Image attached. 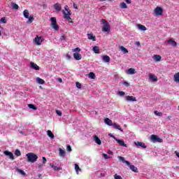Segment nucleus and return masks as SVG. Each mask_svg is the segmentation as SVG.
I'll return each instance as SVG.
<instances>
[{
    "label": "nucleus",
    "mask_w": 179,
    "mask_h": 179,
    "mask_svg": "<svg viewBox=\"0 0 179 179\" xmlns=\"http://www.w3.org/2000/svg\"><path fill=\"white\" fill-rule=\"evenodd\" d=\"M134 145H136V148H142L143 149H146L148 146L145 143H142L141 141L134 142Z\"/></svg>",
    "instance_id": "nucleus-10"
},
{
    "label": "nucleus",
    "mask_w": 179,
    "mask_h": 179,
    "mask_svg": "<svg viewBox=\"0 0 179 179\" xmlns=\"http://www.w3.org/2000/svg\"><path fill=\"white\" fill-rule=\"evenodd\" d=\"M120 8L122 9H127V8H128V6H127V3H125V2H122L120 3Z\"/></svg>",
    "instance_id": "nucleus-35"
},
{
    "label": "nucleus",
    "mask_w": 179,
    "mask_h": 179,
    "mask_svg": "<svg viewBox=\"0 0 179 179\" xmlns=\"http://www.w3.org/2000/svg\"><path fill=\"white\" fill-rule=\"evenodd\" d=\"M29 15L30 13H29V10H24L23 11L24 17H25V19H28L27 23H33L34 17L31 15L29 16Z\"/></svg>",
    "instance_id": "nucleus-5"
},
{
    "label": "nucleus",
    "mask_w": 179,
    "mask_h": 179,
    "mask_svg": "<svg viewBox=\"0 0 179 179\" xmlns=\"http://www.w3.org/2000/svg\"><path fill=\"white\" fill-rule=\"evenodd\" d=\"M73 52H80V48H76L75 49H73Z\"/></svg>",
    "instance_id": "nucleus-42"
},
{
    "label": "nucleus",
    "mask_w": 179,
    "mask_h": 179,
    "mask_svg": "<svg viewBox=\"0 0 179 179\" xmlns=\"http://www.w3.org/2000/svg\"><path fill=\"white\" fill-rule=\"evenodd\" d=\"M0 94H1V92H0Z\"/></svg>",
    "instance_id": "nucleus-64"
},
{
    "label": "nucleus",
    "mask_w": 179,
    "mask_h": 179,
    "mask_svg": "<svg viewBox=\"0 0 179 179\" xmlns=\"http://www.w3.org/2000/svg\"><path fill=\"white\" fill-rule=\"evenodd\" d=\"M60 40L62 41L64 40H65V36H62L60 37Z\"/></svg>",
    "instance_id": "nucleus-53"
},
{
    "label": "nucleus",
    "mask_w": 179,
    "mask_h": 179,
    "mask_svg": "<svg viewBox=\"0 0 179 179\" xmlns=\"http://www.w3.org/2000/svg\"><path fill=\"white\" fill-rule=\"evenodd\" d=\"M115 129H118L120 132H124V130L121 129V126L117 123H113V126Z\"/></svg>",
    "instance_id": "nucleus-22"
},
{
    "label": "nucleus",
    "mask_w": 179,
    "mask_h": 179,
    "mask_svg": "<svg viewBox=\"0 0 179 179\" xmlns=\"http://www.w3.org/2000/svg\"><path fill=\"white\" fill-rule=\"evenodd\" d=\"M87 37L89 40H92V41H96V36L93 35V34H87Z\"/></svg>",
    "instance_id": "nucleus-27"
},
{
    "label": "nucleus",
    "mask_w": 179,
    "mask_h": 179,
    "mask_svg": "<svg viewBox=\"0 0 179 179\" xmlns=\"http://www.w3.org/2000/svg\"><path fill=\"white\" fill-rule=\"evenodd\" d=\"M166 43L169 44L170 45H172V47H177V42L173 39H169L166 41Z\"/></svg>",
    "instance_id": "nucleus-16"
},
{
    "label": "nucleus",
    "mask_w": 179,
    "mask_h": 179,
    "mask_svg": "<svg viewBox=\"0 0 179 179\" xmlns=\"http://www.w3.org/2000/svg\"><path fill=\"white\" fill-rule=\"evenodd\" d=\"M152 59H154V61H155V62H159V61H162V56L159 55H155L152 57Z\"/></svg>",
    "instance_id": "nucleus-21"
},
{
    "label": "nucleus",
    "mask_w": 179,
    "mask_h": 179,
    "mask_svg": "<svg viewBox=\"0 0 179 179\" xmlns=\"http://www.w3.org/2000/svg\"><path fill=\"white\" fill-rule=\"evenodd\" d=\"M148 77H149V80H150V82H157L158 80L157 76H156L153 73H149Z\"/></svg>",
    "instance_id": "nucleus-11"
},
{
    "label": "nucleus",
    "mask_w": 179,
    "mask_h": 179,
    "mask_svg": "<svg viewBox=\"0 0 179 179\" xmlns=\"http://www.w3.org/2000/svg\"><path fill=\"white\" fill-rule=\"evenodd\" d=\"M89 78H90V79H94V78H96V75L94 74V73L90 72L89 73Z\"/></svg>",
    "instance_id": "nucleus-36"
},
{
    "label": "nucleus",
    "mask_w": 179,
    "mask_h": 179,
    "mask_svg": "<svg viewBox=\"0 0 179 179\" xmlns=\"http://www.w3.org/2000/svg\"><path fill=\"white\" fill-rule=\"evenodd\" d=\"M56 113L57 114V115H59V117H61L62 115V113L58 110H56Z\"/></svg>",
    "instance_id": "nucleus-47"
},
{
    "label": "nucleus",
    "mask_w": 179,
    "mask_h": 179,
    "mask_svg": "<svg viewBox=\"0 0 179 179\" xmlns=\"http://www.w3.org/2000/svg\"><path fill=\"white\" fill-rule=\"evenodd\" d=\"M38 167V169H41V167H43V165L40 164Z\"/></svg>",
    "instance_id": "nucleus-60"
},
{
    "label": "nucleus",
    "mask_w": 179,
    "mask_h": 179,
    "mask_svg": "<svg viewBox=\"0 0 179 179\" xmlns=\"http://www.w3.org/2000/svg\"><path fill=\"white\" fill-rule=\"evenodd\" d=\"M115 179H122V177L121 176H119L118 174H115Z\"/></svg>",
    "instance_id": "nucleus-44"
},
{
    "label": "nucleus",
    "mask_w": 179,
    "mask_h": 179,
    "mask_svg": "<svg viewBox=\"0 0 179 179\" xmlns=\"http://www.w3.org/2000/svg\"><path fill=\"white\" fill-rule=\"evenodd\" d=\"M127 3H131V0H124Z\"/></svg>",
    "instance_id": "nucleus-54"
},
{
    "label": "nucleus",
    "mask_w": 179,
    "mask_h": 179,
    "mask_svg": "<svg viewBox=\"0 0 179 179\" xmlns=\"http://www.w3.org/2000/svg\"><path fill=\"white\" fill-rule=\"evenodd\" d=\"M66 153L65 152V150H62V148H59V156L60 157H65Z\"/></svg>",
    "instance_id": "nucleus-23"
},
{
    "label": "nucleus",
    "mask_w": 179,
    "mask_h": 179,
    "mask_svg": "<svg viewBox=\"0 0 179 179\" xmlns=\"http://www.w3.org/2000/svg\"><path fill=\"white\" fill-rule=\"evenodd\" d=\"M55 10H57V12H61V10H62V8L61 7V4L57 3L56 4H55L54 6Z\"/></svg>",
    "instance_id": "nucleus-24"
},
{
    "label": "nucleus",
    "mask_w": 179,
    "mask_h": 179,
    "mask_svg": "<svg viewBox=\"0 0 179 179\" xmlns=\"http://www.w3.org/2000/svg\"><path fill=\"white\" fill-rule=\"evenodd\" d=\"M108 155H113V152H111V151H108Z\"/></svg>",
    "instance_id": "nucleus-58"
},
{
    "label": "nucleus",
    "mask_w": 179,
    "mask_h": 179,
    "mask_svg": "<svg viewBox=\"0 0 179 179\" xmlns=\"http://www.w3.org/2000/svg\"><path fill=\"white\" fill-rule=\"evenodd\" d=\"M36 82L39 85H44V83H45V81L39 77L36 78Z\"/></svg>",
    "instance_id": "nucleus-30"
},
{
    "label": "nucleus",
    "mask_w": 179,
    "mask_h": 179,
    "mask_svg": "<svg viewBox=\"0 0 179 179\" xmlns=\"http://www.w3.org/2000/svg\"><path fill=\"white\" fill-rule=\"evenodd\" d=\"M17 173H19V174H21V176H22L23 177H24V176H26V173L20 169H17Z\"/></svg>",
    "instance_id": "nucleus-33"
},
{
    "label": "nucleus",
    "mask_w": 179,
    "mask_h": 179,
    "mask_svg": "<svg viewBox=\"0 0 179 179\" xmlns=\"http://www.w3.org/2000/svg\"><path fill=\"white\" fill-rule=\"evenodd\" d=\"M168 120H171V116H168Z\"/></svg>",
    "instance_id": "nucleus-61"
},
{
    "label": "nucleus",
    "mask_w": 179,
    "mask_h": 179,
    "mask_svg": "<svg viewBox=\"0 0 179 179\" xmlns=\"http://www.w3.org/2000/svg\"><path fill=\"white\" fill-rule=\"evenodd\" d=\"M50 167L55 170V171H59L60 170H62V168L60 166H57L54 165V164H50Z\"/></svg>",
    "instance_id": "nucleus-18"
},
{
    "label": "nucleus",
    "mask_w": 179,
    "mask_h": 179,
    "mask_svg": "<svg viewBox=\"0 0 179 179\" xmlns=\"http://www.w3.org/2000/svg\"><path fill=\"white\" fill-rule=\"evenodd\" d=\"M42 160L43 164L45 163V162H47V159H45V157H43Z\"/></svg>",
    "instance_id": "nucleus-51"
},
{
    "label": "nucleus",
    "mask_w": 179,
    "mask_h": 179,
    "mask_svg": "<svg viewBox=\"0 0 179 179\" xmlns=\"http://www.w3.org/2000/svg\"><path fill=\"white\" fill-rule=\"evenodd\" d=\"M15 156H22V152H20V150L17 149L15 150Z\"/></svg>",
    "instance_id": "nucleus-40"
},
{
    "label": "nucleus",
    "mask_w": 179,
    "mask_h": 179,
    "mask_svg": "<svg viewBox=\"0 0 179 179\" xmlns=\"http://www.w3.org/2000/svg\"><path fill=\"white\" fill-rule=\"evenodd\" d=\"M51 22V27L54 30H59V27H58V24H57V18L52 17L50 18Z\"/></svg>",
    "instance_id": "nucleus-6"
},
{
    "label": "nucleus",
    "mask_w": 179,
    "mask_h": 179,
    "mask_svg": "<svg viewBox=\"0 0 179 179\" xmlns=\"http://www.w3.org/2000/svg\"><path fill=\"white\" fill-rule=\"evenodd\" d=\"M66 59H68V61H69V60H71V55H69V54H66Z\"/></svg>",
    "instance_id": "nucleus-50"
},
{
    "label": "nucleus",
    "mask_w": 179,
    "mask_h": 179,
    "mask_svg": "<svg viewBox=\"0 0 179 179\" xmlns=\"http://www.w3.org/2000/svg\"><path fill=\"white\" fill-rule=\"evenodd\" d=\"M47 134L50 139H54V134H52V131H51L50 130H48Z\"/></svg>",
    "instance_id": "nucleus-32"
},
{
    "label": "nucleus",
    "mask_w": 179,
    "mask_h": 179,
    "mask_svg": "<svg viewBox=\"0 0 179 179\" xmlns=\"http://www.w3.org/2000/svg\"><path fill=\"white\" fill-rule=\"evenodd\" d=\"M118 159L119 160H120V162H122L123 163H125V164L129 166L131 171H134V173H138V168H136V166H135L134 165H131V163L129 161L125 160V158H124L123 157L119 156Z\"/></svg>",
    "instance_id": "nucleus-2"
},
{
    "label": "nucleus",
    "mask_w": 179,
    "mask_h": 179,
    "mask_svg": "<svg viewBox=\"0 0 179 179\" xmlns=\"http://www.w3.org/2000/svg\"><path fill=\"white\" fill-rule=\"evenodd\" d=\"M58 82H59V83H62V78H58Z\"/></svg>",
    "instance_id": "nucleus-55"
},
{
    "label": "nucleus",
    "mask_w": 179,
    "mask_h": 179,
    "mask_svg": "<svg viewBox=\"0 0 179 179\" xmlns=\"http://www.w3.org/2000/svg\"><path fill=\"white\" fill-rule=\"evenodd\" d=\"M125 100H126V101H128V102L137 101L136 97H135L134 96H126Z\"/></svg>",
    "instance_id": "nucleus-12"
},
{
    "label": "nucleus",
    "mask_w": 179,
    "mask_h": 179,
    "mask_svg": "<svg viewBox=\"0 0 179 179\" xmlns=\"http://www.w3.org/2000/svg\"><path fill=\"white\" fill-rule=\"evenodd\" d=\"M118 94H119V96H125V92L124 91H120L118 92Z\"/></svg>",
    "instance_id": "nucleus-43"
},
{
    "label": "nucleus",
    "mask_w": 179,
    "mask_h": 179,
    "mask_svg": "<svg viewBox=\"0 0 179 179\" xmlns=\"http://www.w3.org/2000/svg\"><path fill=\"white\" fill-rule=\"evenodd\" d=\"M30 67L31 68V69H34L35 71H40V66H38L34 62L30 63Z\"/></svg>",
    "instance_id": "nucleus-15"
},
{
    "label": "nucleus",
    "mask_w": 179,
    "mask_h": 179,
    "mask_svg": "<svg viewBox=\"0 0 179 179\" xmlns=\"http://www.w3.org/2000/svg\"><path fill=\"white\" fill-rule=\"evenodd\" d=\"M0 22H1V23H6V20L3 17L1 18Z\"/></svg>",
    "instance_id": "nucleus-49"
},
{
    "label": "nucleus",
    "mask_w": 179,
    "mask_h": 179,
    "mask_svg": "<svg viewBox=\"0 0 179 179\" xmlns=\"http://www.w3.org/2000/svg\"><path fill=\"white\" fill-rule=\"evenodd\" d=\"M20 134L21 135H26L23 131H20Z\"/></svg>",
    "instance_id": "nucleus-57"
},
{
    "label": "nucleus",
    "mask_w": 179,
    "mask_h": 179,
    "mask_svg": "<svg viewBox=\"0 0 179 179\" xmlns=\"http://www.w3.org/2000/svg\"><path fill=\"white\" fill-rule=\"evenodd\" d=\"M115 141L117 142L120 146H123V148H127V144H125V142L124 141V140H120V139H117V138H115Z\"/></svg>",
    "instance_id": "nucleus-13"
},
{
    "label": "nucleus",
    "mask_w": 179,
    "mask_h": 179,
    "mask_svg": "<svg viewBox=\"0 0 179 179\" xmlns=\"http://www.w3.org/2000/svg\"><path fill=\"white\" fill-rule=\"evenodd\" d=\"M73 58L76 61H80V59H82V55L80 54H79L78 52H75L73 54Z\"/></svg>",
    "instance_id": "nucleus-17"
},
{
    "label": "nucleus",
    "mask_w": 179,
    "mask_h": 179,
    "mask_svg": "<svg viewBox=\"0 0 179 179\" xmlns=\"http://www.w3.org/2000/svg\"><path fill=\"white\" fill-rule=\"evenodd\" d=\"M136 73V71H135V69L130 68L127 71V74L128 75H135Z\"/></svg>",
    "instance_id": "nucleus-26"
},
{
    "label": "nucleus",
    "mask_w": 179,
    "mask_h": 179,
    "mask_svg": "<svg viewBox=\"0 0 179 179\" xmlns=\"http://www.w3.org/2000/svg\"><path fill=\"white\" fill-rule=\"evenodd\" d=\"M108 136H110L111 138H113V139H115V138H117V137L114 136V135H113V134H110V133L108 134Z\"/></svg>",
    "instance_id": "nucleus-52"
},
{
    "label": "nucleus",
    "mask_w": 179,
    "mask_h": 179,
    "mask_svg": "<svg viewBox=\"0 0 179 179\" xmlns=\"http://www.w3.org/2000/svg\"><path fill=\"white\" fill-rule=\"evenodd\" d=\"M28 107L29 108H31L32 110H37V107H36V106H34V104H28Z\"/></svg>",
    "instance_id": "nucleus-37"
},
{
    "label": "nucleus",
    "mask_w": 179,
    "mask_h": 179,
    "mask_svg": "<svg viewBox=\"0 0 179 179\" xmlns=\"http://www.w3.org/2000/svg\"><path fill=\"white\" fill-rule=\"evenodd\" d=\"M154 13L155 16H163V8L162 7L157 6L155 8Z\"/></svg>",
    "instance_id": "nucleus-8"
},
{
    "label": "nucleus",
    "mask_w": 179,
    "mask_h": 179,
    "mask_svg": "<svg viewBox=\"0 0 179 179\" xmlns=\"http://www.w3.org/2000/svg\"><path fill=\"white\" fill-rule=\"evenodd\" d=\"M103 122L109 127H113V125L114 124V123H113V120L108 119V117L105 118Z\"/></svg>",
    "instance_id": "nucleus-14"
},
{
    "label": "nucleus",
    "mask_w": 179,
    "mask_h": 179,
    "mask_svg": "<svg viewBox=\"0 0 179 179\" xmlns=\"http://www.w3.org/2000/svg\"><path fill=\"white\" fill-rule=\"evenodd\" d=\"M92 51H94V52H95V54H99L100 52V50L99 49V47H97V46H94L92 48Z\"/></svg>",
    "instance_id": "nucleus-34"
},
{
    "label": "nucleus",
    "mask_w": 179,
    "mask_h": 179,
    "mask_svg": "<svg viewBox=\"0 0 179 179\" xmlns=\"http://www.w3.org/2000/svg\"><path fill=\"white\" fill-rule=\"evenodd\" d=\"M12 8H13V9L17 10V9H19V6L17 4H16L15 3H12Z\"/></svg>",
    "instance_id": "nucleus-38"
},
{
    "label": "nucleus",
    "mask_w": 179,
    "mask_h": 179,
    "mask_svg": "<svg viewBox=\"0 0 179 179\" xmlns=\"http://www.w3.org/2000/svg\"><path fill=\"white\" fill-rule=\"evenodd\" d=\"M73 8H75V9H78V6H76V4H73Z\"/></svg>",
    "instance_id": "nucleus-56"
},
{
    "label": "nucleus",
    "mask_w": 179,
    "mask_h": 179,
    "mask_svg": "<svg viewBox=\"0 0 179 179\" xmlns=\"http://www.w3.org/2000/svg\"><path fill=\"white\" fill-rule=\"evenodd\" d=\"M102 61H103V62H110V57L108 55L103 56Z\"/></svg>",
    "instance_id": "nucleus-29"
},
{
    "label": "nucleus",
    "mask_w": 179,
    "mask_h": 179,
    "mask_svg": "<svg viewBox=\"0 0 179 179\" xmlns=\"http://www.w3.org/2000/svg\"><path fill=\"white\" fill-rule=\"evenodd\" d=\"M66 150L67 152H72V148L71 145H67Z\"/></svg>",
    "instance_id": "nucleus-46"
},
{
    "label": "nucleus",
    "mask_w": 179,
    "mask_h": 179,
    "mask_svg": "<svg viewBox=\"0 0 179 179\" xmlns=\"http://www.w3.org/2000/svg\"><path fill=\"white\" fill-rule=\"evenodd\" d=\"M102 26V31L104 33H110V30L111 29V27H110V24L106 20L102 19L101 20Z\"/></svg>",
    "instance_id": "nucleus-3"
},
{
    "label": "nucleus",
    "mask_w": 179,
    "mask_h": 179,
    "mask_svg": "<svg viewBox=\"0 0 179 179\" xmlns=\"http://www.w3.org/2000/svg\"><path fill=\"white\" fill-rule=\"evenodd\" d=\"M136 26H137L138 29H140L141 31H146V30H148V28H146V27H145V25L138 24Z\"/></svg>",
    "instance_id": "nucleus-20"
},
{
    "label": "nucleus",
    "mask_w": 179,
    "mask_h": 179,
    "mask_svg": "<svg viewBox=\"0 0 179 179\" xmlns=\"http://www.w3.org/2000/svg\"><path fill=\"white\" fill-rule=\"evenodd\" d=\"M2 35V34L1 33V31H0V36H1Z\"/></svg>",
    "instance_id": "nucleus-63"
},
{
    "label": "nucleus",
    "mask_w": 179,
    "mask_h": 179,
    "mask_svg": "<svg viewBox=\"0 0 179 179\" xmlns=\"http://www.w3.org/2000/svg\"><path fill=\"white\" fill-rule=\"evenodd\" d=\"M94 141L95 142V143H96L97 145H101V140H100L99 138V136H97L96 135L94 136Z\"/></svg>",
    "instance_id": "nucleus-25"
},
{
    "label": "nucleus",
    "mask_w": 179,
    "mask_h": 179,
    "mask_svg": "<svg viewBox=\"0 0 179 179\" xmlns=\"http://www.w3.org/2000/svg\"><path fill=\"white\" fill-rule=\"evenodd\" d=\"M62 13L64 15V18L66 19V20H68L69 23H72V18L71 17V13L68 6H64V10H62Z\"/></svg>",
    "instance_id": "nucleus-1"
},
{
    "label": "nucleus",
    "mask_w": 179,
    "mask_h": 179,
    "mask_svg": "<svg viewBox=\"0 0 179 179\" xmlns=\"http://www.w3.org/2000/svg\"><path fill=\"white\" fill-rule=\"evenodd\" d=\"M4 155H6V156H9V157H10V159H11V160H13L15 159V157H13V153H12L11 152L6 150V151H4Z\"/></svg>",
    "instance_id": "nucleus-19"
},
{
    "label": "nucleus",
    "mask_w": 179,
    "mask_h": 179,
    "mask_svg": "<svg viewBox=\"0 0 179 179\" xmlns=\"http://www.w3.org/2000/svg\"><path fill=\"white\" fill-rule=\"evenodd\" d=\"M119 48L122 52H123V54H128V49H127L125 47L120 46Z\"/></svg>",
    "instance_id": "nucleus-28"
},
{
    "label": "nucleus",
    "mask_w": 179,
    "mask_h": 179,
    "mask_svg": "<svg viewBox=\"0 0 179 179\" xmlns=\"http://www.w3.org/2000/svg\"><path fill=\"white\" fill-rule=\"evenodd\" d=\"M154 114H155V115H157L158 117H162V115H163V113H162L161 112H159V111H157V110H155V111L154 112Z\"/></svg>",
    "instance_id": "nucleus-39"
},
{
    "label": "nucleus",
    "mask_w": 179,
    "mask_h": 179,
    "mask_svg": "<svg viewBox=\"0 0 179 179\" xmlns=\"http://www.w3.org/2000/svg\"><path fill=\"white\" fill-rule=\"evenodd\" d=\"M74 166L76 174H79V171H82V169L79 167V165L78 164H75Z\"/></svg>",
    "instance_id": "nucleus-31"
},
{
    "label": "nucleus",
    "mask_w": 179,
    "mask_h": 179,
    "mask_svg": "<svg viewBox=\"0 0 179 179\" xmlns=\"http://www.w3.org/2000/svg\"><path fill=\"white\" fill-rule=\"evenodd\" d=\"M122 84L124 85V86H126V87H129V83L127 81H124Z\"/></svg>",
    "instance_id": "nucleus-45"
},
{
    "label": "nucleus",
    "mask_w": 179,
    "mask_h": 179,
    "mask_svg": "<svg viewBox=\"0 0 179 179\" xmlns=\"http://www.w3.org/2000/svg\"><path fill=\"white\" fill-rule=\"evenodd\" d=\"M27 157V162L29 163H34L37 162V159H38V157L37 155L33 153V152H29L26 155Z\"/></svg>",
    "instance_id": "nucleus-4"
},
{
    "label": "nucleus",
    "mask_w": 179,
    "mask_h": 179,
    "mask_svg": "<svg viewBox=\"0 0 179 179\" xmlns=\"http://www.w3.org/2000/svg\"><path fill=\"white\" fill-rule=\"evenodd\" d=\"M76 86L78 89H82V85L79 83H76Z\"/></svg>",
    "instance_id": "nucleus-41"
},
{
    "label": "nucleus",
    "mask_w": 179,
    "mask_h": 179,
    "mask_svg": "<svg viewBox=\"0 0 179 179\" xmlns=\"http://www.w3.org/2000/svg\"><path fill=\"white\" fill-rule=\"evenodd\" d=\"M151 142H152L153 143H156V142H159V143H162V142H163V139L160 138V137H159V136H156V135H151Z\"/></svg>",
    "instance_id": "nucleus-7"
},
{
    "label": "nucleus",
    "mask_w": 179,
    "mask_h": 179,
    "mask_svg": "<svg viewBox=\"0 0 179 179\" xmlns=\"http://www.w3.org/2000/svg\"><path fill=\"white\" fill-rule=\"evenodd\" d=\"M43 41H44V38H43V36H36L34 40V42L35 43L36 45H41V43H43Z\"/></svg>",
    "instance_id": "nucleus-9"
},
{
    "label": "nucleus",
    "mask_w": 179,
    "mask_h": 179,
    "mask_svg": "<svg viewBox=\"0 0 179 179\" xmlns=\"http://www.w3.org/2000/svg\"><path fill=\"white\" fill-rule=\"evenodd\" d=\"M136 45H138V46L141 45V43L136 42Z\"/></svg>",
    "instance_id": "nucleus-59"
},
{
    "label": "nucleus",
    "mask_w": 179,
    "mask_h": 179,
    "mask_svg": "<svg viewBox=\"0 0 179 179\" xmlns=\"http://www.w3.org/2000/svg\"><path fill=\"white\" fill-rule=\"evenodd\" d=\"M103 157H104V159H110V157H108V155L107 154H103Z\"/></svg>",
    "instance_id": "nucleus-48"
},
{
    "label": "nucleus",
    "mask_w": 179,
    "mask_h": 179,
    "mask_svg": "<svg viewBox=\"0 0 179 179\" xmlns=\"http://www.w3.org/2000/svg\"><path fill=\"white\" fill-rule=\"evenodd\" d=\"M99 1H106V0H99ZM110 1H111V0H109Z\"/></svg>",
    "instance_id": "nucleus-62"
}]
</instances>
